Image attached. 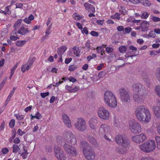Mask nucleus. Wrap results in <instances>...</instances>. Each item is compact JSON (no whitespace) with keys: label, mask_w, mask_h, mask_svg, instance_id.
<instances>
[{"label":"nucleus","mask_w":160,"mask_h":160,"mask_svg":"<svg viewBox=\"0 0 160 160\" xmlns=\"http://www.w3.org/2000/svg\"><path fill=\"white\" fill-rule=\"evenodd\" d=\"M90 41L88 40L85 43V47L88 49V50H89L91 49V48L90 46Z\"/></svg>","instance_id":"obj_51"},{"label":"nucleus","mask_w":160,"mask_h":160,"mask_svg":"<svg viewBox=\"0 0 160 160\" xmlns=\"http://www.w3.org/2000/svg\"><path fill=\"white\" fill-rule=\"evenodd\" d=\"M26 43L25 41H18L16 42V45L18 46H21L25 44Z\"/></svg>","instance_id":"obj_42"},{"label":"nucleus","mask_w":160,"mask_h":160,"mask_svg":"<svg viewBox=\"0 0 160 160\" xmlns=\"http://www.w3.org/2000/svg\"><path fill=\"white\" fill-rule=\"evenodd\" d=\"M115 140L117 144L123 147H127L129 144V142L126 139L124 135H123L116 136Z\"/></svg>","instance_id":"obj_9"},{"label":"nucleus","mask_w":160,"mask_h":160,"mask_svg":"<svg viewBox=\"0 0 160 160\" xmlns=\"http://www.w3.org/2000/svg\"><path fill=\"white\" fill-rule=\"evenodd\" d=\"M84 5L86 9L90 13H94L95 12V8L92 5L86 2L84 4Z\"/></svg>","instance_id":"obj_15"},{"label":"nucleus","mask_w":160,"mask_h":160,"mask_svg":"<svg viewBox=\"0 0 160 160\" xmlns=\"http://www.w3.org/2000/svg\"><path fill=\"white\" fill-rule=\"evenodd\" d=\"M108 130L107 126L104 124H102L100 127L99 131V134H103L105 133Z\"/></svg>","instance_id":"obj_24"},{"label":"nucleus","mask_w":160,"mask_h":160,"mask_svg":"<svg viewBox=\"0 0 160 160\" xmlns=\"http://www.w3.org/2000/svg\"><path fill=\"white\" fill-rule=\"evenodd\" d=\"M15 121L14 119H11L9 123V126L10 128H13L15 125Z\"/></svg>","instance_id":"obj_40"},{"label":"nucleus","mask_w":160,"mask_h":160,"mask_svg":"<svg viewBox=\"0 0 160 160\" xmlns=\"http://www.w3.org/2000/svg\"><path fill=\"white\" fill-rule=\"evenodd\" d=\"M72 59L71 58H66L65 60V62L66 64H68L71 61Z\"/></svg>","instance_id":"obj_63"},{"label":"nucleus","mask_w":160,"mask_h":160,"mask_svg":"<svg viewBox=\"0 0 160 160\" xmlns=\"http://www.w3.org/2000/svg\"><path fill=\"white\" fill-rule=\"evenodd\" d=\"M155 90L156 93L160 97V86H156L155 88Z\"/></svg>","instance_id":"obj_37"},{"label":"nucleus","mask_w":160,"mask_h":160,"mask_svg":"<svg viewBox=\"0 0 160 160\" xmlns=\"http://www.w3.org/2000/svg\"><path fill=\"white\" fill-rule=\"evenodd\" d=\"M87 138L89 141L91 142L92 145H94L95 147H97L98 146V144L97 141L92 136L88 135Z\"/></svg>","instance_id":"obj_17"},{"label":"nucleus","mask_w":160,"mask_h":160,"mask_svg":"<svg viewBox=\"0 0 160 160\" xmlns=\"http://www.w3.org/2000/svg\"><path fill=\"white\" fill-rule=\"evenodd\" d=\"M148 17V14L146 12H143L141 15V17L143 19H146Z\"/></svg>","instance_id":"obj_49"},{"label":"nucleus","mask_w":160,"mask_h":160,"mask_svg":"<svg viewBox=\"0 0 160 160\" xmlns=\"http://www.w3.org/2000/svg\"><path fill=\"white\" fill-rule=\"evenodd\" d=\"M73 18L77 20H79L80 18V16L78 15L76 13H74L73 15Z\"/></svg>","instance_id":"obj_50"},{"label":"nucleus","mask_w":160,"mask_h":160,"mask_svg":"<svg viewBox=\"0 0 160 160\" xmlns=\"http://www.w3.org/2000/svg\"><path fill=\"white\" fill-rule=\"evenodd\" d=\"M156 147L155 142L152 140H148L139 146L140 150L147 153L153 151Z\"/></svg>","instance_id":"obj_5"},{"label":"nucleus","mask_w":160,"mask_h":160,"mask_svg":"<svg viewBox=\"0 0 160 160\" xmlns=\"http://www.w3.org/2000/svg\"><path fill=\"white\" fill-rule=\"evenodd\" d=\"M135 112L137 118L141 122L147 123L151 119L150 112L144 106L138 107Z\"/></svg>","instance_id":"obj_1"},{"label":"nucleus","mask_w":160,"mask_h":160,"mask_svg":"<svg viewBox=\"0 0 160 160\" xmlns=\"http://www.w3.org/2000/svg\"><path fill=\"white\" fill-rule=\"evenodd\" d=\"M82 32L83 34L85 33L87 35L88 33V31L87 28L84 27L82 30Z\"/></svg>","instance_id":"obj_57"},{"label":"nucleus","mask_w":160,"mask_h":160,"mask_svg":"<svg viewBox=\"0 0 160 160\" xmlns=\"http://www.w3.org/2000/svg\"><path fill=\"white\" fill-rule=\"evenodd\" d=\"M62 118L65 125L68 128H71L72 127L71 122L68 116L66 114H63Z\"/></svg>","instance_id":"obj_14"},{"label":"nucleus","mask_w":160,"mask_h":160,"mask_svg":"<svg viewBox=\"0 0 160 160\" xmlns=\"http://www.w3.org/2000/svg\"><path fill=\"white\" fill-rule=\"evenodd\" d=\"M148 91L146 90L145 87L142 85V88L140 89L139 94L142 97H145L148 95Z\"/></svg>","instance_id":"obj_21"},{"label":"nucleus","mask_w":160,"mask_h":160,"mask_svg":"<svg viewBox=\"0 0 160 160\" xmlns=\"http://www.w3.org/2000/svg\"><path fill=\"white\" fill-rule=\"evenodd\" d=\"M81 143L83 153L86 158L88 160H94L95 154L90 145L85 141H82Z\"/></svg>","instance_id":"obj_3"},{"label":"nucleus","mask_w":160,"mask_h":160,"mask_svg":"<svg viewBox=\"0 0 160 160\" xmlns=\"http://www.w3.org/2000/svg\"><path fill=\"white\" fill-rule=\"evenodd\" d=\"M55 156L59 160H65L66 156L63 150L60 147H55L54 148Z\"/></svg>","instance_id":"obj_11"},{"label":"nucleus","mask_w":160,"mask_h":160,"mask_svg":"<svg viewBox=\"0 0 160 160\" xmlns=\"http://www.w3.org/2000/svg\"><path fill=\"white\" fill-rule=\"evenodd\" d=\"M132 30V29L131 27H127L126 28L124 29L125 32L127 33H129Z\"/></svg>","instance_id":"obj_53"},{"label":"nucleus","mask_w":160,"mask_h":160,"mask_svg":"<svg viewBox=\"0 0 160 160\" xmlns=\"http://www.w3.org/2000/svg\"><path fill=\"white\" fill-rule=\"evenodd\" d=\"M22 19L18 20L15 22L14 24V26L15 28H16L20 26L22 22Z\"/></svg>","instance_id":"obj_45"},{"label":"nucleus","mask_w":160,"mask_h":160,"mask_svg":"<svg viewBox=\"0 0 160 160\" xmlns=\"http://www.w3.org/2000/svg\"><path fill=\"white\" fill-rule=\"evenodd\" d=\"M98 114L100 118L105 120H108L109 117L108 111L103 107L99 108L97 111Z\"/></svg>","instance_id":"obj_10"},{"label":"nucleus","mask_w":160,"mask_h":160,"mask_svg":"<svg viewBox=\"0 0 160 160\" xmlns=\"http://www.w3.org/2000/svg\"><path fill=\"white\" fill-rule=\"evenodd\" d=\"M9 151V150L8 148H3L2 149V153L4 154H6Z\"/></svg>","instance_id":"obj_61"},{"label":"nucleus","mask_w":160,"mask_h":160,"mask_svg":"<svg viewBox=\"0 0 160 160\" xmlns=\"http://www.w3.org/2000/svg\"><path fill=\"white\" fill-rule=\"evenodd\" d=\"M139 3H141L146 6H149L151 5V3L147 0H140Z\"/></svg>","instance_id":"obj_28"},{"label":"nucleus","mask_w":160,"mask_h":160,"mask_svg":"<svg viewBox=\"0 0 160 160\" xmlns=\"http://www.w3.org/2000/svg\"><path fill=\"white\" fill-rule=\"evenodd\" d=\"M28 32H29L28 29L25 28L24 26H22L17 32L22 35H26Z\"/></svg>","instance_id":"obj_23"},{"label":"nucleus","mask_w":160,"mask_h":160,"mask_svg":"<svg viewBox=\"0 0 160 160\" xmlns=\"http://www.w3.org/2000/svg\"><path fill=\"white\" fill-rule=\"evenodd\" d=\"M68 80L70 82H74L76 81V79L74 77H71L68 78Z\"/></svg>","instance_id":"obj_62"},{"label":"nucleus","mask_w":160,"mask_h":160,"mask_svg":"<svg viewBox=\"0 0 160 160\" xmlns=\"http://www.w3.org/2000/svg\"><path fill=\"white\" fill-rule=\"evenodd\" d=\"M153 110L155 116L158 118H160V107L154 106Z\"/></svg>","instance_id":"obj_25"},{"label":"nucleus","mask_w":160,"mask_h":160,"mask_svg":"<svg viewBox=\"0 0 160 160\" xmlns=\"http://www.w3.org/2000/svg\"><path fill=\"white\" fill-rule=\"evenodd\" d=\"M119 91L120 100L122 102H130L129 94L126 90L121 88L119 89Z\"/></svg>","instance_id":"obj_7"},{"label":"nucleus","mask_w":160,"mask_h":160,"mask_svg":"<svg viewBox=\"0 0 160 160\" xmlns=\"http://www.w3.org/2000/svg\"><path fill=\"white\" fill-rule=\"evenodd\" d=\"M67 48L65 46H62L58 49L57 53L59 57H61L62 55L67 50Z\"/></svg>","instance_id":"obj_20"},{"label":"nucleus","mask_w":160,"mask_h":160,"mask_svg":"<svg viewBox=\"0 0 160 160\" xmlns=\"http://www.w3.org/2000/svg\"><path fill=\"white\" fill-rule=\"evenodd\" d=\"M81 50H80L78 48V49L77 51H75L73 52V53L76 55L77 57H79L80 55Z\"/></svg>","instance_id":"obj_48"},{"label":"nucleus","mask_w":160,"mask_h":160,"mask_svg":"<svg viewBox=\"0 0 160 160\" xmlns=\"http://www.w3.org/2000/svg\"><path fill=\"white\" fill-rule=\"evenodd\" d=\"M79 89V88L78 86H76L74 88H72V90L71 91V92H77Z\"/></svg>","instance_id":"obj_59"},{"label":"nucleus","mask_w":160,"mask_h":160,"mask_svg":"<svg viewBox=\"0 0 160 160\" xmlns=\"http://www.w3.org/2000/svg\"><path fill=\"white\" fill-rule=\"evenodd\" d=\"M120 14L118 13H116L115 14L111 16V18L112 19L120 20L121 18Z\"/></svg>","instance_id":"obj_33"},{"label":"nucleus","mask_w":160,"mask_h":160,"mask_svg":"<svg viewBox=\"0 0 160 160\" xmlns=\"http://www.w3.org/2000/svg\"><path fill=\"white\" fill-rule=\"evenodd\" d=\"M90 34L92 36L95 37H97L99 35V34L97 32L94 31H92L90 32Z\"/></svg>","instance_id":"obj_56"},{"label":"nucleus","mask_w":160,"mask_h":160,"mask_svg":"<svg viewBox=\"0 0 160 160\" xmlns=\"http://www.w3.org/2000/svg\"><path fill=\"white\" fill-rule=\"evenodd\" d=\"M14 116L16 117L18 120L22 121L24 118V117L22 115H20L19 114H15Z\"/></svg>","instance_id":"obj_39"},{"label":"nucleus","mask_w":160,"mask_h":160,"mask_svg":"<svg viewBox=\"0 0 160 160\" xmlns=\"http://www.w3.org/2000/svg\"><path fill=\"white\" fill-rule=\"evenodd\" d=\"M140 160H154L153 159L149 157H145L142 158Z\"/></svg>","instance_id":"obj_64"},{"label":"nucleus","mask_w":160,"mask_h":160,"mask_svg":"<svg viewBox=\"0 0 160 160\" xmlns=\"http://www.w3.org/2000/svg\"><path fill=\"white\" fill-rule=\"evenodd\" d=\"M31 67V66L29 65L27 66L25 65H23L21 68V70L23 72H24L26 70H29Z\"/></svg>","instance_id":"obj_34"},{"label":"nucleus","mask_w":160,"mask_h":160,"mask_svg":"<svg viewBox=\"0 0 160 160\" xmlns=\"http://www.w3.org/2000/svg\"><path fill=\"white\" fill-rule=\"evenodd\" d=\"M127 48L126 46H122L119 47V52L121 53L124 52L126 51Z\"/></svg>","instance_id":"obj_43"},{"label":"nucleus","mask_w":160,"mask_h":160,"mask_svg":"<svg viewBox=\"0 0 160 160\" xmlns=\"http://www.w3.org/2000/svg\"><path fill=\"white\" fill-rule=\"evenodd\" d=\"M146 139V136L143 133L135 135L132 138V140L135 143L139 144L144 142Z\"/></svg>","instance_id":"obj_12"},{"label":"nucleus","mask_w":160,"mask_h":160,"mask_svg":"<svg viewBox=\"0 0 160 160\" xmlns=\"http://www.w3.org/2000/svg\"><path fill=\"white\" fill-rule=\"evenodd\" d=\"M156 141L157 143V147L158 149H160V137L158 136H156L155 138Z\"/></svg>","instance_id":"obj_35"},{"label":"nucleus","mask_w":160,"mask_h":160,"mask_svg":"<svg viewBox=\"0 0 160 160\" xmlns=\"http://www.w3.org/2000/svg\"><path fill=\"white\" fill-rule=\"evenodd\" d=\"M75 127L81 132H84L87 129V125L84 119L82 118H78V120L75 123Z\"/></svg>","instance_id":"obj_8"},{"label":"nucleus","mask_w":160,"mask_h":160,"mask_svg":"<svg viewBox=\"0 0 160 160\" xmlns=\"http://www.w3.org/2000/svg\"><path fill=\"white\" fill-rule=\"evenodd\" d=\"M57 140L59 142L61 140L62 146L65 152L71 156L75 157L77 154V151L76 148L73 146L68 144V141L66 139L62 138L61 136L57 137Z\"/></svg>","instance_id":"obj_2"},{"label":"nucleus","mask_w":160,"mask_h":160,"mask_svg":"<svg viewBox=\"0 0 160 160\" xmlns=\"http://www.w3.org/2000/svg\"><path fill=\"white\" fill-rule=\"evenodd\" d=\"M132 52H127L125 55V57L126 58H129V57H131L132 58L133 57L136 56L137 55L139 54V52L138 51L137 53H136V52H134L133 53L134 54V55L132 54Z\"/></svg>","instance_id":"obj_27"},{"label":"nucleus","mask_w":160,"mask_h":160,"mask_svg":"<svg viewBox=\"0 0 160 160\" xmlns=\"http://www.w3.org/2000/svg\"><path fill=\"white\" fill-rule=\"evenodd\" d=\"M16 133V131L14 129H13L12 131V136L9 139V141L10 143H12V140L15 138Z\"/></svg>","instance_id":"obj_31"},{"label":"nucleus","mask_w":160,"mask_h":160,"mask_svg":"<svg viewBox=\"0 0 160 160\" xmlns=\"http://www.w3.org/2000/svg\"><path fill=\"white\" fill-rule=\"evenodd\" d=\"M106 45H103L101 47H97V48H96L97 52L98 53H101L102 48H104L106 47Z\"/></svg>","instance_id":"obj_47"},{"label":"nucleus","mask_w":160,"mask_h":160,"mask_svg":"<svg viewBox=\"0 0 160 160\" xmlns=\"http://www.w3.org/2000/svg\"><path fill=\"white\" fill-rule=\"evenodd\" d=\"M34 16L32 14L30 15L28 18H26L23 21L27 24H30L31 21L33 20L34 19Z\"/></svg>","instance_id":"obj_26"},{"label":"nucleus","mask_w":160,"mask_h":160,"mask_svg":"<svg viewBox=\"0 0 160 160\" xmlns=\"http://www.w3.org/2000/svg\"><path fill=\"white\" fill-rule=\"evenodd\" d=\"M105 74L106 73H105L104 72L102 71L101 72L99 73L98 75V76L99 78H102L105 76Z\"/></svg>","instance_id":"obj_58"},{"label":"nucleus","mask_w":160,"mask_h":160,"mask_svg":"<svg viewBox=\"0 0 160 160\" xmlns=\"http://www.w3.org/2000/svg\"><path fill=\"white\" fill-rule=\"evenodd\" d=\"M155 76L157 79L160 82V68L156 69Z\"/></svg>","instance_id":"obj_32"},{"label":"nucleus","mask_w":160,"mask_h":160,"mask_svg":"<svg viewBox=\"0 0 160 160\" xmlns=\"http://www.w3.org/2000/svg\"><path fill=\"white\" fill-rule=\"evenodd\" d=\"M97 122V120L94 118H91L89 121V125L90 128L92 129L96 128V125Z\"/></svg>","instance_id":"obj_18"},{"label":"nucleus","mask_w":160,"mask_h":160,"mask_svg":"<svg viewBox=\"0 0 160 160\" xmlns=\"http://www.w3.org/2000/svg\"><path fill=\"white\" fill-rule=\"evenodd\" d=\"M96 57V55L95 54H93L92 56L90 55L88 56L87 59L88 61H89L91 59L94 58Z\"/></svg>","instance_id":"obj_46"},{"label":"nucleus","mask_w":160,"mask_h":160,"mask_svg":"<svg viewBox=\"0 0 160 160\" xmlns=\"http://www.w3.org/2000/svg\"><path fill=\"white\" fill-rule=\"evenodd\" d=\"M129 129L131 132L136 134L141 132L142 128L140 124L134 119L129 121Z\"/></svg>","instance_id":"obj_6"},{"label":"nucleus","mask_w":160,"mask_h":160,"mask_svg":"<svg viewBox=\"0 0 160 160\" xmlns=\"http://www.w3.org/2000/svg\"><path fill=\"white\" fill-rule=\"evenodd\" d=\"M68 140L66 139L67 141H68V143L70 142V143L72 145H75L76 144L77 140L76 139L74 135V134L71 132L68 133L67 136Z\"/></svg>","instance_id":"obj_13"},{"label":"nucleus","mask_w":160,"mask_h":160,"mask_svg":"<svg viewBox=\"0 0 160 160\" xmlns=\"http://www.w3.org/2000/svg\"><path fill=\"white\" fill-rule=\"evenodd\" d=\"M77 68V65H70L68 68V70L70 72H72L74 71Z\"/></svg>","instance_id":"obj_38"},{"label":"nucleus","mask_w":160,"mask_h":160,"mask_svg":"<svg viewBox=\"0 0 160 160\" xmlns=\"http://www.w3.org/2000/svg\"><path fill=\"white\" fill-rule=\"evenodd\" d=\"M140 27H147L146 25H149V22L143 20L141 23Z\"/></svg>","instance_id":"obj_44"},{"label":"nucleus","mask_w":160,"mask_h":160,"mask_svg":"<svg viewBox=\"0 0 160 160\" xmlns=\"http://www.w3.org/2000/svg\"><path fill=\"white\" fill-rule=\"evenodd\" d=\"M5 123V122L3 120L1 123V125H0V131L3 130L4 129Z\"/></svg>","instance_id":"obj_60"},{"label":"nucleus","mask_w":160,"mask_h":160,"mask_svg":"<svg viewBox=\"0 0 160 160\" xmlns=\"http://www.w3.org/2000/svg\"><path fill=\"white\" fill-rule=\"evenodd\" d=\"M143 79L146 83V85L148 87H149L150 85V80L148 76L147 75L144 76L143 75L142 76Z\"/></svg>","instance_id":"obj_29"},{"label":"nucleus","mask_w":160,"mask_h":160,"mask_svg":"<svg viewBox=\"0 0 160 160\" xmlns=\"http://www.w3.org/2000/svg\"><path fill=\"white\" fill-rule=\"evenodd\" d=\"M35 59L36 58L34 57L30 58L28 62V63L29 64L28 65L31 66L35 61Z\"/></svg>","instance_id":"obj_41"},{"label":"nucleus","mask_w":160,"mask_h":160,"mask_svg":"<svg viewBox=\"0 0 160 160\" xmlns=\"http://www.w3.org/2000/svg\"><path fill=\"white\" fill-rule=\"evenodd\" d=\"M31 119H33L34 118H36L38 119H40L42 117L41 114L38 112H37L35 115H32V114H31Z\"/></svg>","instance_id":"obj_30"},{"label":"nucleus","mask_w":160,"mask_h":160,"mask_svg":"<svg viewBox=\"0 0 160 160\" xmlns=\"http://www.w3.org/2000/svg\"><path fill=\"white\" fill-rule=\"evenodd\" d=\"M28 154V152L27 151H25V152H22L21 154V155L22 157L23 158L25 159L26 158V157L27 156Z\"/></svg>","instance_id":"obj_52"},{"label":"nucleus","mask_w":160,"mask_h":160,"mask_svg":"<svg viewBox=\"0 0 160 160\" xmlns=\"http://www.w3.org/2000/svg\"><path fill=\"white\" fill-rule=\"evenodd\" d=\"M40 95L42 98H44L46 96H47L49 95V93L48 92H47L45 93H40Z\"/></svg>","instance_id":"obj_55"},{"label":"nucleus","mask_w":160,"mask_h":160,"mask_svg":"<svg viewBox=\"0 0 160 160\" xmlns=\"http://www.w3.org/2000/svg\"><path fill=\"white\" fill-rule=\"evenodd\" d=\"M13 150L12 152L14 153H17L19 150L18 146L17 144H14L12 146Z\"/></svg>","instance_id":"obj_36"},{"label":"nucleus","mask_w":160,"mask_h":160,"mask_svg":"<svg viewBox=\"0 0 160 160\" xmlns=\"http://www.w3.org/2000/svg\"><path fill=\"white\" fill-rule=\"evenodd\" d=\"M105 102L109 107L114 108L117 106L116 99L113 94L111 92L106 91L104 94Z\"/></svg>","instance_id":"obj_4"},{"label":"nucleus","mask_w":160,"mask_h":160,"mask_svg":"<svg viewBox=\"0 0 160 160\" xmlns=\"http://www.w3.org/2000/svg\"><path fill=\"white\" fill-rule=\"evenodd\" d=\"M143 85L141 84L137 83L134 84L132 85L133 90L134 92H138V93L139 92L140 89L142 88Z\"/></svg>","instance_id":"obj_16"},{"label":"nucleus","mask_w":160,"mask_h":160,"mask_svg":"<svg viewBox=\"0 0 160 160\" xmlns=\"http://www.w3.org/2000/svg\"><path fill=\"white\" fill-rule=\"evenodd\" d=\"M148 35L150 37L153 38H155L156 36L155 33L152 31L150 32Z\"/></svg>","instance_id":"obj_54"},{"label":"nucleus","mask_w":160,"mask_h":160,"mask_svg":"<svg viewBox=\"0 0 160 160\" xmlns=\"http://www.w3.org/2000/svg\"><path fill=\"white\" fill-rule=\"evenodd\" d=\"M134 101L138 103H141L143 102L142 99L138 94H134L133 96Z\"/></svg>","instance_id":"obj_22"},{"label":"nucleus","mask_w":160,"mask_h":160,"mask_svg":"<svg viewBox=\"0 0 160 160\" xmlns=\"http://www.w3.org/2000/svg\"><path fill=\"white\" fill-rule=\"evenodd\" d=\"M120 148L118 147L116 148V151L120 154H123L126 153L127 151V147H123Z\"/></svg>","instance_id":"obj_19"}]
</instances>
